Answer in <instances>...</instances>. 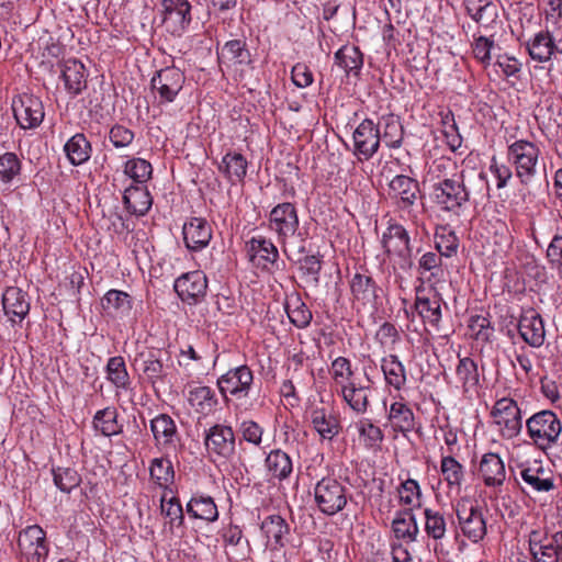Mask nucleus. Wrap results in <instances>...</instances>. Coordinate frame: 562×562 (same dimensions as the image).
Returning a JSON list of instances; mask_svg holds the SVG:
<instances>
[{
    "label": "nucleus",
    "instance_id": "nucleus-1",
    "mask_svg": "<svg viewBox=\"0 0 562 562\" xmlns=\"http://www.w3.org/2000/svg\"><path fill=\"white\" fill-rule=\"evenodd\" d=\"M350 497L349 488L333 476L321 479L314 486V502L318 510L326 516L342 512Z\"/></svg>",
    "mask_w": 562,
    "mask_h": 562
},
{
    "label": "nucleus",
    "instance_id": "nucleus-2",
    "mask_svg": "<svg viewBox=\"0 0 562 562\" xmlns=\"http://www.w3.org/2000/svg\"><path fill=\"white\" fill-rule=\"evenodd\" d=\"M526 428L532 445L547 451L558 442L562 424L555 413L543 409L526 420Z\"/></svg>",
    "mask_w": 562,
    "mask_h": 562
},
{
    "label": "nucleus",
    "instance_id": "nucleus-3",
    "mask_svg": "<svg viewBox=\"0 0 562 562\" xmlns=\"http://www.w3.org/2000/svg\"><path fill=\"white\" fill-rule=\"evenodd\" d=\"M216 54L223 72H234L243 77L244 72L254 68L252 56L244 38L229 40L221 47L217 44Z\"/></svg>",
    "mask_w": 562,
    "mask_h": 562
},
{
    "label": "nucleus",
    "instance_id": "nucleus-4",
    "mask_svg": "<svg viewBox=\"0 0 562 562\" xmlns=\"http://www.w3.org/2000/svg\"><path fill=\"white\" fill-rule=\"evenodd\" d=\"M462 533L472 542H479L486 535V522L482 510L472 499L463 497L454 505Z\"/></svg>",
    "mask_w": 562,
    "mask_h": 562
},
{
    "label": "nucleus",
    "instance_id": "nucleus-5",
    "mask_svg": "<svg viewBox=\"0 0 562 562\" xmlns=\"http://www.w3.org/2000/svg\"><path fill=\"white\" fill-rule=\"evenodd\" d=\"M434 202L443 211H457L469 201L462 176L445 178L432 186Z\"/></svg>",
    "mask_w": 562,
    "mask_h": 562
},
{
    "label": "nucleus",
    "instance_id": "nucleus-6",
    "mask_svg": "<svg viewBox=\"0 0 562 562\" xmlns=\"http://www.w3.org/2000/svg\"><path fill=\"white\" fill-rule=\"evenodd\" d=\"M491 415L504 438L517 437L522 428L521 412L517 403L509 397H503L493 406Z\"/></svg>",
    "mask_w": 562,
    "mask_h": 562
},
{
    "label": "nucleus",
    "instance_id": "nucleus-7",
    "mask_svg": "<svg viewBox=\"0 0 562 562\" xmlns=\"http://www.w3.org/2000/svg\"><path fill=\"white\" fill-rule=\"evenodd\" d=\"M538 156L539 148L527 140H517L508 147V159L522 183H528L535 176Z\"/></svg>",
    "mask_w": 562,
    "mask_h": 562
},
{
    "label": "nucleus",
    "instance_id": "nucleus-8",
    "mask_svg": "<svg viewBox=\"0 0 562 562\" xmlns=\"http://www.w3.org/2000/svg\"><path fill=\"white\" fill-rule=\"evenodd\" d=\"M18 546L27 562H44L48 554L46 533L37 525L27 526L20 531Z\"/></svg>",
    "mask_w": 562,
    "mask_h": 562
},
{
    "label": "nucleus",
    "instance_id": "nucleus-9",
    "mask_svg": "<svg viewBox=\"0 0 562 562\" xmlns=\"http://www.w3.org/2000/svg\"><path fill=\"white\" fill-rule=\"evenodd\" d=\"M269 228L277 234L281 244L294 236L299 229V215L294 204L283 202L276 205L269 214Z\"/></svg>",
    "mask_w": 562,
    "mask_h": 562
},
{
    "label": "nucleus",
    "instance_id": "nucleus-10",
    "mask_svg": "<svg viewBox=\"0 0 562 562\" xmlns=\"http://www.w3.org/2000/svg\"><path fill=\"white\" fill-rule=\"evenodd\" d=\"M162 22L173 36H181L191 22V4L187 0H161Z\"/></svg>",
    "mask_w": 562,
    "mask_h": 562
},
{
    "label": "nucleus",
    "instance_id": "nucleus-11",
    "mask_svg": "<svg viewBox=\"0 0 562 562\" xmlns=\"http://www.w3.org/2000/svg\"><path fill=\"white\" fill-rule=\"evenodd\" d=\"M381 122L374 124L370 119L363 120L353 132L355 154L359 159H370L380 146Z\"/></svg>",
    "mask_w": 562,
    "mask_h": 562
},
{
    "label": "nucleus",
    "instance_id": "nucleus-12",
    "mask_svg": "<svg viewBox=\"0 0 562 562\" xmlns=\"http://www.w3.org/2000/svg\"><path fill=\"white\" fill-rule=\"evenodd\" d=\"M441 295L434 289L423 284L416 288L415 310L425 323L438 328L441 321Z\"/></svg>",
    "mask_w": 562,
    "mask_h": 562
},
{
    "label": "nucleus",
    "instance_id": "nucleus-13",
    "mask_svg": "<svg viewBox=\"0 0 562 562\" xmlns=\"http://www.w3.org/2000/svg\"><path fill=\"white\" fill-rule=\"evenodd\" d=\"M173 288L182 302L196 304L206 294L207 279L200 270L187 272L176 279Z\"/></svg>",
    "mask_w": 562,
    "mask_h": 562
},
{
    "label": "nucleus",
    "instance_id": "nucleus-14",
    "mask_svg": "<svg viewBox=\"0 0 562 562\" xmlns=\"http://www.w3.org/2000/svg\"><path fill=\"white\" fill-rule=\"evenodd\" d=\"M204 445L209 452L229 459L235 453V435L229 426L214 425L205 435Z\"/></svg>",
    "mask_w": 562,
    "mask_h": 562
},
{
    "label": "nucleus",
    "instance_id": "nucleus-15",
    "mask_svg": "<svg viewBox=\"0 0 562 562\" xmlns=\"http://www.w3.org/2000/svg\"><path fill=\"white\" fill-rule=\"evenodd\" d=\"M254 381L252 371L247 366L228 370L217 380L223 395L229 393L236 396H247Z\"/></svg>",
    "mask_w": 562,
    "mask_h": 562
},
{
    "label": "nucleus",
    "instance_id": "nucleus-16",
    "mask_svg": "<svg viewBox=\"0 0 562 562\" xmlns=\"http://www.w3.org/2000/svg\"><path fill=\"white\" fill-rule=\"evenodd\" d=\"M184 76L177 67H167L151 79V88L164 102H172L182 89Z\"/></svg>",
    "mask_w": 562,
    "mask_h": 562
},
{
    "label": "nucleus",
    "instance_id": "nucleus-17",
    "mask_svg": "<svg viewBox=\"0 0 562 562\" xmlns=\"http://www.w3.org/2000/svg\"><path fill=\"white\" fill-rule=\"evenodd\" d=\"M419 193V183L408 176L397 175L389 184L390 198L394 200L395 204L402 210H407L413 206Z\"/></svg>",
    "mask_w": 562,
    "mask_h": 562
},
{
    "label": "nucleus",
    "instance_id": "nucleus-18",
    "mask_svg": "<svg viewBox=\"0 0 562 562\" xmlns=\"http://www.w3.org/2000/svg\"><path fill=\"white\" fill-rule=\"evenodd\" d=\"M518 331L524 341L530 347L539 348L544 342L546 330L543 319L532 308L521 313L518 322Z\"/></svg>",
    "mask_w": 562,
    "mask_h": 562
},
{
    "label": "nucleus",
    "instance_id": "nucleus-19",
    "mask_svg": "<svg viewBox=\"0 0 562 562\" xmlns=\"http://www.w3.org/2000/svg\"><path fill=\"white\" fill-rule=\"evenodd\" d=\"M381 244L387 255L394 254L402 258L412 256L408 232L401 224H390L382 235Z\"/></svg>",
    "mask_w": 562,
    "mask_h": 562
},
{
    "label": "nucleus",
    "instance_id": "nucleus-20",
    "mask_svg": "<svg viewBox=\"0 0 562 562\" xmlns=\"http://www.w3.org/2000/svg\"><path fill=\"white\" fill-rule=\"evenodd\" d=\"M529 551L533 562H560L561 551L558 550L552 537L546 531L532 530L529 533Z\"/></svg>",
    "mask_w": 562,
    "mask_h": 562
},
{
    "label": "nucleus",
    "instance_id": "nucleus-21",
    "mask_svg": "<svg viewBox=\"0 0 562 562\" xmlns=\"http://www.w3.org/2000/svg\"><path fill=\"white\" fill-rule=\"evenodd\" d=\"M467 13L483 29L499 23V4L495 0H464Z\"/></svg>",
    "mask_w": 562,
    "mask_h": 562
},
{
    "label": "nucleus",
    "instance_id": "nucleus-22",
    "mask_svg": "<svg viewBox=\"0 0 562 562\" xmlns=\"http://www.w3.org/2000/svg\"><path fill=\"white\" fill-rule=\"evenodd\" d=\"M4 314L12 324L22 323L30 312L29 295L16 286H9L2 294Z\"/></svg>",
    "mask_w": 562,
    "mask_h": 562
},
{
    "label": "nucleus",
    "instance_id": "nucleus-23",
    "mask_svg": "<svg viewBox=\"0 0 562 562\" xmlns=\"http://www.w3.org/2000/svg\"><path fill=\"white\" fill-rule=\"evenodd\" d=\"M150 430L157 447L173 449L180 440L175 420L167 414H159L150 420Z\"/></svg>",
    "mask_w": 562,
    "mask_h": 562
},
{
    "label": "nucleus",
    "instance_id": "nucleus-24",
    "mask_svg": "<svg viewBox=\"0 0 562 562\" xmlns=\"http://www.w3.org/2000/svg\"><path fill=\"white\" fill-rule=\"evenodd\" d=\"M182 234L187 248L198 251L209 245L212 238V228L204 218L192 217L184 223Z\"/></svg>",
    "mask_w": 562,
    "mask_h": 562
},
{
    "label": "nucleus",
    "instance_id": "nucleus-25",
    "mask_svg": "<svg viewBox=\"0 0 562 562\" xmlns=\"http://www.w3.org/2000/svg\"><path fill=\"white\" fill-rule=\"evenodd\" d=\"M60 71L65 88L70 94H79L86 89L88 74L81 61L75 58L67 59L61 64Z\"/></svg>",
    "mask_w": 562,
    "mask_h": 562
},
{
    "label": "nucleus",
    "instance_id": "nucleus-26",
    "mask_svg": "<svg viewBox=\"0 0 562 562\" xmlns=\"http://www.w3.org/2000/svg\"><path fill=\"white\" fill-rule=\"evenodd\" d=\"M479 470L486 486L498 487L505 482V464L497 453H485L482 457Z\"/></svg>",
    "mask_w": 562,
    "mask_h": 562
},
{
    "label": "nucleus",
    "instance_id": "nucleus-27",
    "mask_svg": "<svg viewBox=\"0 0 562 562\" xmlns=\"http://www.w3.org/2000/svg\"><path fill=\"white\" fill-rule=\"evenodd\" d=\"M335 64L347 76L359 77L363 67V53L356 45H344L334 55Z\"/></svg>",
    "mask_w": 562,
    "mask_h": 562
},
{
    "label": "nucleus",
    "instance_id": "nucleus-28",
    "mask_svg": "<svg viewBox=\"0 0 562 562\" xmlns=\"http://www.w3.org/2000/svg\"><path fill=\"white\" fill-rule=\"evenodd\" d=\"M123 203L131 214L143 216L149 211L153 199L145 187L131 186L124 191Z\"/></svg>",
    "mask_w": 562,
    "mask_h": 562
},
{
    "label": "nucleus",
    "instance_id": "nucleus-29",
    "mask_svg": "<svg viewBox=\"0 0 562 562\" xmlns=\"http://www.w3.org/2000/svg\"><path fill=\"white\" fill-rule=\"evenodd\" d=\"M387 419L394 431L406 435L415 428V416L412 408L401 401L391 404Z\"/></svg>",
    "mask_w": 562,
    "mask_h": 562
},
{
    "label": "nucleus",
    "instance_id": "nucleus-30",
    "mask_svg": "<svg viewBox=\"0 0 562 562\" xmlns=\"http://www.w3.org/2000/svg\"><path fill=\"white\" fill-rule=\"evenodd\" d=\"M369 385L349 381L347 384H342L340 393L352 411L357 414H363L369 406Z\"/></svg>",
    "mask_w": 562,
    "mask_h": 562
},
{
    "label": "nucleus",
    "instance_id": "nucleus-31",
    "mask_svg": "<svg viewBox=\"0 0 562 562\" xmlns=\"http://www.w3.org/2000/svg\"><path fill=\"white\" fill-rule=\"evenodd\" d=\"M381 370L387 385L400 391L406 384V370L397 356L389 355L381 360Z\"/></svg>",
    "mask_w": 562,
    "mask_h": 562
},
{
    "label": "nucleus",
    "instance_id": "nucleus-32",
    "mask_svg": "<svg viewBox=\"0 0 562 562\" xmlns=\"http://www.w3.org/2000/svg\"><path fill=\"white\" fill-rule=\"evenodd\" d=\"M91 150L90 142L81 133L75 134L64 146V151L72 166H80L88 161Z\"/></svg>",
    "mask_w": 562,
    "mask_h": 562
},
{
    "label": "nucleus",
    "instance_id": "nucleus-33",
    "mask_svg": "<svg viewBox=\"0 0 562 562\" xmlns=\"http://www.w3.org/2000/svg\"><path fill=\"white\" fill-rule=\"evenodd\" d=\"M350 290L352 296L363 304H372L378 297V286L374 280L367 273H355L350 281Z\"/></svg>",
    "mask_w": 562,
    "mask_h": 562
},
{
    "label": "nucleus",
    "instance_id": "nucleus-34",
    "mask_svg": "<svg viewBox=\"0 0 562 562\" xmlns=\"http://www.w3.org/2000/svg\"><path fill=\"white\" fill-rule=\"evenodd\" d=\"M527 50L533 60L544 63L557 53L549 30L540 31L527 42Z\"/></svg>",
    "mask_w": 562,
    "mask_h": 562
},
{
    "label": "nucleus",
    "instance_id": "nucleus-35",
    "mask_svg": "<svg viewBox=\"0 0 562 562\" xmlns=\"http://www.w3.org/2000/svg\"><path fill=\"white\" fill-rule=\"evenodd\" d=\"M392 530L398 540L416 541L419 529L412 508L397 513L392 522Z\"/></svg>",
    "mask_w": 562,
    "mask_h": 562
},
{
    "label": "nucleus",
    "instance_id": "nucleus-36",
    "mask_svg": "<svg viewBox=\"0 0 562 562\" xmlns=\"http://www.w3.org/2000/svg\"><path fill=\"white\" fill-rule=\"evenodd\" d=\"M311 419L314 429L323 439L331 440L339 434V420L335 415L326 413L324 408L313 409Z\"/></svg>",
    "mask_w": 562,
    "mask_h": 562
},
{
    "label": "nucleus",
    "instance_id": "nucleus-37",
    "mask_svg": "<svg viewBox=\"0 0 562 562\" xmlns=\"http://www.w3.org/2000/svg\"><path fill=\"white\" fill-rule=\"evenodd\" d=\"M456 374L462 385L463 393H474L477 391L480 375L477 364L470 357H464L459 360L456 369Z\"/></svg>",
    "mask_w": 562,
    "mask_h": 562
},
{
    "label": "nucleus",
    "instance_id": "nucleus-38",
    "mask_svg": "<svg viewBox=\"0 0 562 562\" xmlns=\"http://www.w3.org/2000/svg\"><path fill=\"white\" fill-rule=\"evenodd\" d=\"M187 513L205 521H215L218 518L217 507L211 496H193L187 504Z\"/></svg>",
    "mask_w": 562,
    "mask_h": 562
},
{
    "label": "nucleus",
    "instance_id": "nucleus-39",
    "mask_svg": "<svg viewBox=\"0 0 562 562\" xmlns=\"http://www.w3.org/2000/svg\"><path fill=\"white\" fill-rule=\"evenodd\" d=\"M117 415L115 407H105L98 411L92 422L94 430L106 437L121 434L122 425L117 423Z\"/></svg>",
    "mask_w": 562,
    "mask_h": 562
},
{
    "label": "nucleus",
    "instance_id": "nucleus-40",
    "mask_svg": "<svg viewBox=\"0 0 562 562\" xmlns=\"http://www.w3.org/2000/svg\"><path fill=\"white\" fill-rule=\"evenodd\" d=\"M522 481L535 492H549L554 487L553 479L546 475L540 465L524 468L520 472Z\"/></svg>",
    "mask_w": 562,
    "mask_h": 562
},
{
    "label": "nucleus",
    "instance_id": "nucleus-41",
    "mask_svg": "<svg viewBox=\"0 0 562 562\" xmlns=\"http://www.w3.org/2000/svg\"><path fill=\"white\" fill-rule=\"evenodd\" d=\"M247 246L250 260L254 261L256 258H259L265 261L263 266L266 263H274L279 257L278 249L273 243L263 237H252Z\"/></svg>",
    "mask_w": 562,
    "mask_h": 562
},
{
    "label": "nucleus",
    "instance_id": "nucleus-42",
    "mask_svg": "<svg viewBox=\"0 0 562 562\" xmlns=\"http://www.w3.org/2000/svg\"><path fill=\"white\" fill-rule=\"evenodd\" d=\"M261 530L266 537L272 539L279 547L285 544V536L289 535L290 527L280 515H270L261 524Z\"/></svg>",
    "mask_w": 562,
    "mask_h": 562
},
{
    "label": "nucleus",
    "instance_id": "nucleus-43",
    "mask_svg": "<svg viewBox=\"0 0 562 562\" xmlns=\"http://www.w3.org/2000/svg\"><path fill=\"white\" fill-rule=\"evenodd\" d=\"M266 467L269 473L282 481L292 473L291 458L280 449L272 450L266 458Z\"/></svg>",
    "mask_w": 562,
    "mask_h": 562
},
{
    "label": "nucleus",
    "instance_id": "nucleus-44",
    "mask_svg": "<svg viewBox=\"0 0 562 562\" xmlns=\"http://www.w3.org/2000/svg\"><path fill=\"white\" fill-rule=\"evenodd\" d=\"M188 401L196 412L207 414L217 405V398L209 386H196L189 391Z\"/></svg>",
    "mask_w": 562,
    "mask_h": 562
},
{
    "label": "nucleus",
    "instance_id": "nucleus-45",
    "mask_svg": "<svg viewBox=\"0 0 562 562\" xmlns=\"http://www.w3.org/2000/svg\"><path fill=\"white\" fill-rule=\"evenodd\" d=\"M229 181H241L247 172V160L239 153H227L220 167Z\"/></svg>",
    "mask_w": 562,
    "mask_h": 562
},
{
    "label": "nucleus",
    "instance_id": "nucleus-46",
    "mask_svg": "<svg viewBox=\"0 0 562 562\" xmlns=\"http://www.w3.org/2000/svg\"><path fill=\"white\" fill-rule=\"evenodd\" d=\"M435 247L440 256L451 257L457 254L459 239L448 226H439L435 232Z\"/></svg>",
    "mask_w": 562,
    "mask_h": 562
},
{
    "label": "nucleus",
    "instance_id": "nucleus-47",
    "mask_svg": "<svg viewBox=\"0 0 562 562\" xmlns=\"http://www.w3.org/2000/svg\"><path fill=\"white\" fill-rule=\"evenodd\" d=\"M142 357H144L143 373L151 384L166 378L167 370L162 362L161 351L149 352L147 356L142 353Z\"/></svg>",
    "mask_w": 562,
    "mask_h": 562
},
{
    "label": "nucleus",
    "instance_id": "nucleus-48",
    "mask_svg": "<svg viewBox=\"0 0 562 562\" xmlns=\"http://www.w3.org/2000/svg\"><path fill=\"white\" fill-rule=\"evenodd\" d=\"M440 471L450 488H460L461 483L464 479V471L461 463H459L451 456L442 457L440 462Z\"/></svg>",
    "mask_w": 562,
    "mask_h": 562
},
{
    "label": "nucleus",
    "instance_id": "nucleus-49",
    "mask_svg": "<svg viewBox=\"0 0 562 562\" xmlns=\"http://www.w3.org/2000/svg\"><path fill=\"white\" fill-rule=\"evenodd\" d=\"M108 379L117 389L126 390L130 385V375L126 370L125 361L116 356L109 359L106 364Z\"/></svg>",
    "mask_w": 562,
    "mask_h": 562
},
{
    "label": "nucleus",
    "instance_id": "nucleus-50",
    "mask_svg": "<svg viewBox=\"0 0 562 562\" xmlns=\"http://www.w3.org/2000/svg\"><path fill=\"white\" fill-rule=\"evenodd\" d=\"M16 123L23 130L36 128L44 120L43 108H12Z\"/></svg>",
    "mask_w": 562,
    "mask_h": 562
},
{
    "label": "nucleus",
    "instance_id": "nucleus-51",
    "mask_svg": "<svg viewBox=\"0 0 562 562\" xmlns=\"http://www.w3.org/2000/svg\"><path fill=\"white\" fill-rule=\"evenodd\" d=\"M104 310H112L116 313L127 314L132 308V301L126 292L110 290L101 300Z\"/></svg>",
    "mask_w": 562,
    "mask_h": 562
},
{
    "label": "nucleus",
    "instance_id": "nucleus-52",
    "mask_svg": "<svg viewBox=\"0 0 562 562\" xmlns=\"http://www.w3.org/2000/svg\"><path fill=\"white\" fill-rule=\"evenodd\" d=\"M160 512L168 519L169 530L172 531L175 526L179 527L183 524V509L178 498L165 496L160 501Z\"/></svg>",
    "mask_w": 562,
    "mask_h": 562
},
{
    "label": "nucleus",
    "instance_id": "nucleus-53",
    "mask_svg": "<svg viewBox=\"0 0 562 562\" xmlns=\"http://www.w3.org/2000/svg\"><path fill=\"white\" fill-rule=\"evenodd\" d=\"M53 477L55 485L65 493L71 492L81 482L79 473L72 468L53 469Z\"/></svg>",
    "mask_w": 562,
    "mask_h": 562
},
{
    "label": "nucleus",
    "instance_id": "nucleus-54",
    "mask_svg": "<svg viewBox=\"0 0 562 562\" xmlns=\"http://www.w3.org/2000/svg\"><path fill=\"white\" fill-rule=\"evenodd\" d=\"M149 473L151 479L160 486L171 482L175 475L172 463L168 459H154Z\"/></svg>",
    "mask_w": 562,
    "mask_h": 562
},
{
    "label": "nucleus",
    "instance_id": "nucleus-55",
    "mask_svg": "<svg viewBox=\"0 0 562 562\" xmlns=\"http://www.w3.org/2000/svg\"><path fill=\"white\" fill-rule=\"evenodd\" d=\"M151 165L142 158L126 161L124 172L138 183L146 182L151 176Z\"/></svg>",
    "mask_w": 562,
    "mask_h": 562
},
{
    "label": "nucleus",
    "instance_id": "nucleus-56",
    "mask_svg": "<svg viewBox=\"0 0 562 562\" xmlns=\"http://www.w3.org/2000/svg\"><path fill=\"white\" fill-rule=\"evenodd\" d=\"M286 314L290 322L297 328L307 327L313 317L312 312L300 300H296L292 305H286Z\"/></svg>",
    "mask_w": 562,
    "mask_h": 562
},
{
    "label": "nucleus",
    "instance_id": "nucleus-57",
    "mask_svg": "<svg viewBox=\"0 0 562 562\" xmlns=\"http://www.w3.org/2000/svg\"><path fill=\"white\" fill-rule=\"evenodd\" d=\"M425 530L427 535L435 540L442 539L446 533V519L439 512L429 508L425 509Z\"/></svg>",
    "mask_w": 562,
    "mask_h": 562
},
{
    "label": "nucleus",
    "instance_id": "nucleus-58",
    "mask_svg": "<svg viewBox=\"0 0 562 562\" xmlns=\"http://www.w3.org/2000/svg\"><path fill=\"white\" fill-rule=\"evenodd\" d=\"M330 374L336 384L340 385L341 389L342 384H347L349 381H351L353 375L350 360L345 357L336 358L331 362Z\"/></svg>",
    "mask_w": 562,
    "mask_h": 562
},
{
    "label": "nucleus",
    "instance_id": "nucleus-59",
    "mask_svg": "<svg viewBox=\"0 0 562 562\" xmlns=\"http://www.w3.org/2000/svg\"><path fill=\"white\" fill-rule=\"evenodd\" d=\"M400 502L407 506H419L420 488L417 481L408 479L403 482L398 488Z\"/></svg>",
    "mask_w": 562,
    "mask_h": 562
},
{
    "label": "nucleus",
    "instance_id": "nucleus-60",
    "mask_svg": "<svg viewBox=\"0 0 562 562\" xmlns=\"http://www.w3.org/2000/svg\"><path fill=\"white\" fill-rule=\"evenodd\" d=\"M381 127L384 125V139H387V145L394 146L402 139V126L400 121L393 114L383 115L381 119Z\"/></svg>",
    "mask_w": 562,
    "mask_h": 562
},
{
    "label": "nucleus",
    "instance_id": "nucleus-61",
    "mask_svg": "<svg viewBox=\"0 0 562 562\" xmlns=\"http://www.w3.org/2000/svg\"><path fill=\"white\" fill-rule=\"evenodd\" d=\"M469 329L476 340L482 341H488L493 334L490 319L482 315H475L470 318Z\"/></svg>",
    "mask_w": 562,
    "mask_h": 562
},
{
    "label": "nucleus",
    "instance_id": "nucleus-62",
    "mask_svg": "<svg viewBox=\"0 0 562 562\" xmlns=\"http://www.w3.org/2000/svg\"><path fill=\"white\" fill-rule=\"evenodd\" d=\"M20 171V161L15 154L5 153L0 156V180L11 181Z\"/></svg>",
    "mask_w": 562,
    "mask_h": 562
},
{
    "label": "nucleus",
    "instance_id": "nucleus-63",
    "mask_svg": "<svg viewBox=\"0 0 562 562\" xmlns=\"http://www.w3.org/2000/svg\"><path fill=\"white\" fill-rule=\"evenodd\" d=\"M547 260L551 268L557 270L558 274L562 278V236L555 235L548 248H547Z\"/></svg>",
    "mask_w": 562,
    "mask_h": 562
},
{
    "label": "nucleus",
    "instance_id": "nucleus-64",
    "mask_svg": "<svg viewBox=\"0 0 562 562\" xmlns=\"http://www.w3.org/2000/svg\"><path fill=\"white\" fill-rule=\"evenodd\" d=\"M494 47V41L486 36H479L472 45L474 57L483 65H488L491 60V50Z\"/></svg>",
    "mask_w": 562,
    "mask_h": 562
}]
</instances>
